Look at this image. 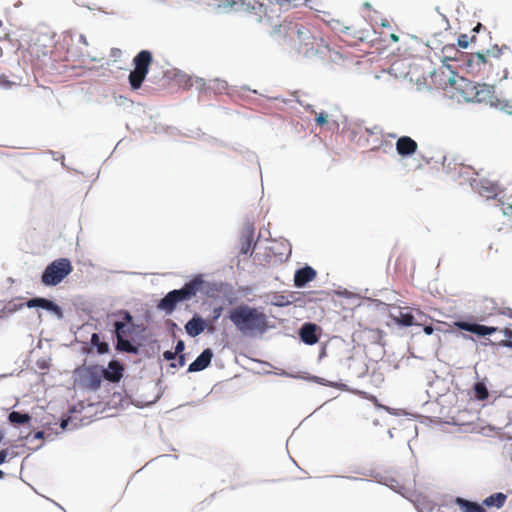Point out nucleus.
I'll use <instances>...</instances> for the list:
<instances>
[{
  "label": "nucleus",
  "instance_id": "nucleus-5",
  "mask_svg": "<svg viewBox=\"0 0 512 512\" xmlns=\"http://www.w3.org/2000/svg\"><path fill=\"white\" fill-rule=\"evenodd\" d=\"M449 327L462 331L459 333V336L465 340H473V337L463 332L475 335L478 338H483L486 336H491L499 331V328L496 326H488L477 322L476 318L471 315L457 318L456 320L452 321L451 324H449Z\"/></svg>",
  "mask_w": 512,
  "mask_h": 512
},
{
  "label": "nucleus",
  "instance_id": "nucleus-25",
  "mask_svg": "<svg viewBox=\"0 0 512 512\" xmlns=\"http://www.w3.org/2000/svg\"><path fill=\"white\" fill-rule=\"evenodd\" d=\"M507 500V495L503 492H495L487 496L483 501L482 504L484 508H496L500 509L504 506L505 502Z\"/></svg>",
  "mask_w": 512,
  "mask_h": 512
},
{
  "label": "nucleus",
  "instance_id": "nucleus-32",
  "mask_svg": "<svg viewBox=\"0 0 512 512\" xmlns=\"http://www.w3.org/2000/svg\"><path fill=\"white\" fill-rule=\"evenodd\" d=\"M453 62H457L460 68H465L467 72H472L474 68V59L472 55L461 52L458 50V55Z\"/></svg>",
  "mask_w": 512,
  "mask_h": 512
},
{
  "label": "nucleus",
  "instance_id": "nucleus-13",
  "mask_svg": "<svg viewBox=\"0 0 512 512\" xmlns=\"http://www.w3.org/2000/svg\"><path fill=\"white\" fill-rule=\"evenodd\" d=\"M389 318L399 328H408L417 325L414 315L402 307L393 305L389 308Z\"/></svg>",
  "mask_w": 512,
  "mask_h": 512
},
{
  "label": "nucleus",
  "instance_id": "nucleus-61",
  "mask_svg": "<svg viewBox=\"0 0 512 512\" xmlns=\"http://www.w3.org/2000/svg\"><path fill=\"white\" fill-rule=\"evenodd\" d=\"M505 338L508 340H512V324H509L508 326L504 327L501 331Z\"/></svg>",
  "mask_w": 512,
  "mask_h": 512
},
{
  "label": "nucleus",
  "instance_id": "nucleus-34",
  "mask_svg": "<svg viewBox=\"0 0 512 512\" xmlns=\"http://www.w3.org/2000/svg\"><path fill=\"white\" fill-rule=\"evenodd\" d=\"M441 52L444 54V56L440 58L442 64L453 62V60L456 59V55H458V49L455 44L444 45Z\"/></svg>",
  "mask_w": 512,
  "mask_h": 512
},
{
  "label": "nucleus",
  "instance_id": "nucleus-24",
  "mask_svg": "<svg viewBox=\"0 0 512 512\" xmlns=\"http://www.w3.org/2000/svg\"><path fill=\"white\" fill-rule=\"evenodd\" d=\"M175 76L179 77V83L185 88H189L195 85L196 89L199 91L206 89V82L203 78L196 77L193 79L191 76L183 73L181 70H177Z\"/></svg>",
  "mask_w": 512,
  "mask_h": 512
},
{
  "label": "nucleus",
  "instance_id": "nucleus-19",
  "mask_svg": "<svg viewBox=\"0 0 512 512\" xmlns=\"http://www.w3.org/2000/svg\"><path fill=\"white\" fill-rule=\"evenodd\" d=\"M153 62V55L150 50L143 49L139 51L133 58L134 70L149 73V68Z\"/></svg>",
  "mask_w": 512,
  "mask_h": 512
},
{
  "label": "nucleus",
  "instance_id": "nucleus-59",
  "mask_svg": "<svg viewBox=\"0 0 512 512\" xmlns=\"http://www.w3.org/2000/svg\"><path fill=\"white\" fill-rule=\"evenodd\" d=\"M422 330L427 336H430L436 331V328L432 324H424ZM439 330L440 329H437V331Z\"/></svg>",
  "mask_w": 512,
  "mask_h": 512
},
{
  "label": "nucleus",
  "instance_id": "nucleus-16",
  "mask_svg": "<svg viewBox=\"0 0 512 512\" xmlns=\"http://www.w3.org/2000/svg\"><path fill=\"white\" fill-rule=\"evenodd\" d=\"M208 322L199 313H194L184 325L186 334L191 338H196L208 329Z\"/></svg>",
  "mask_w": 512,
  "mask_h": 512
},
{
  "label": "nucleus",
  "instance_id": "nucleus-23",
  "mask_svg": "<svg viewBox=\"0 0 512 512\" xmlns=\"http://www.w3.org/2000/svg\"><path fill=\"white\" fill-rule=\"evenodd\" d=\"M179 305L176 297L171 293V290L166 293L158 302L157 309L163 311L166 315H171Z\"/></svg>",
  "mask_w": 512,
  "mask_h": 512
},
{
  "label": "nucleus",
  "instance_id": "nucleus-2",
  "mask_svg": "<svg viewBox=\"0 0 512 512\" xmlns=\"http://www.w3.org/2000/svg\"><path fill=\"white\" fill-rule=\"evenodd\" d=\"M112 327L117 353L139 355L151 336L145 325L136 322L124 323L122 319H116Z\"/></svg>",
  "mask_w": 512,
  "mask_h": 512
},
{
  "label": "nucleus",
  "instance_id": "nucleus-52",
  "mask_svg": "<svg viewBox=\"0 0 512 512\" xmlns=\"http://www.w3.org/2000/svg\"><path fill=\"white\" fill-rule=\"evenodd\" d=\"M36 366H37L40 370H47V369H49V367H50V358L40 357V358L36 361Z\"/></svg>",
  "mask_w": 512,
  "mask_h": 512
},
{
  "label": "nucleus",
  "instance_id": "nucleus-53",
  "mask_svg": "<svg viewBox=\"0 0 512 512\" xmlns=\"http://www.w3.org/2000/svg\"><path fill=\"white\" fill-rule=\"evenodd\" d=\"M474 56L477 58V65L488 63L486 51H477L474 53Z\"/></svg>",
  "mask_w": 512,
  "mask_h": 512
},
{
  "label": "nucleus",
  "instance_id": "nucleus-3",
  "mask_svg": "<svg viewBox=\"0 0 512 512\" xmlns=\"http://www.w3.org/2000/svg\"><path fill=\"white\" fill-rule=\"evenodd\" d=\"M74 381L79 386L90 392H97L105 382V366L99 363L87 365L84 360L82 365L77 366L74 371Z\"/></svg>",
  "mask_w": 512,
  "mask_h": 512
},
{
  "label": "nucleus",
  "instance_id": "nucleus-18",
  "mask_svg": "<svg viewBox=\"0 0 512 512\" xmlns=\"http://www.w3.org/2000/svg\"><path fill=\"white\" fill-rule=\"evenodd\" d=\"M396 152L402 158L414 155L418 149L417 142L410 136H401L396 141Z\"/></svg>",
  "mask_w": 512,
  "mask_h": 512
},
{
  "label": "nucleus",
  "instance_id": "nucleus-60",
  "mask_svg": "<svg viewBox=\"0 0 512 512\" xmlns=\"http://www.w3.org/2000/svg\"><path fill=\"white\" fill-rule=\"evenodd\" d=\"M9 455H10V449L0 450V465L6 463L8 461Z\"/></svg>",
  "mask_w": 512,
  "mask_h": 512
},
{
  "label": "nucleus",
  "instance_id": "nucleus-50",
  "mask_svg": "<svg viewBox=\"0 0 512 512\" xmlns=\"http://www.w3.org/2000/svg\"><path fill=\"white\" fill-rule=\"evenodd\" d=\"M325 478H343V479H347V480H350V481H358V482H369L370 480L368 479H364V478H359V477H355V476H344V475H326Z\"/></svg>",
  "mask_w": 512,
  "mask_h": 512
},
{
  "label": "nucleus",
  "instance_id": "nucleus-51",
  "mask_svg": "<svg viewBox=\"0 0 512 512\" xmlns=\"http://www.w3.org/2000/svg\"><path fill=\"white\" fill-rule=\"evenodd\" d=\"M45 438H46V433H45V431H42V430H37L35 432H31L27 436V440H29V441L41 440V439H45Z\"/></svg>",
  "mask_w": 512,
  "mask_h": 512
},
{
  "label": "nucleus",
  "instance_id": "nucleus-31",
  "mask_svg": "<svg viewBox=\"0 0 512 512\" xmlns=\"http://www.w3.org/2000/svg\"><path fill=\"white\" fill-rule=\"evenodd\" d=\"M92 330H97V326L89 322L83 323L75 332L76 341L84 344Z\"/></svg>",
  "mask_w": 512,
  "mask_h": 512
},
{
  "label": "nucleus",
  "instance_id": "nucleus-62",
  "mask_svg": "<svg viewBox=\"0 0 512 512\" xmlns=\"http://www.w3.org/2000/svg\"><path fill=\"white\" fill-rule=\"evenodd\" d=\"M337 295L349 299L352 297V292L346 288H339Z\"/></svg>",
  "mask_w": 512,
  "mask_h": 512
},
{
  "label": "nucleus",
  "instance_id": "nucleus-9",
  "mask_svg": "<svg viewBox=\"0 0 512 512\" xmlns=\"http://www.w3.org/2000/svg\"><path fill=\"white\" fill-rule=\"evenodd\" d=\"M241 248H240V254L241 255H249L251 256L253 252L256 249L257 242L255 240V227L252 222H250L248 219L245 220L243 229L241 232Z\"/></svg>",
  "mask_w": 512,
  "mask_h": 512
},
{
  "label": "nucleus",
  "instance_id": "nucleus-55",
  "mask_svg": "<svg viewBox=\"0 0 512 512\" xmlns=\"http://www.w3.org/2000/svg\"><path fill=\"white\" fill-rule=\"evenodd\" d=\"M370 476L374 479V481L380 485L384 486L385 480L387 479V476H383L380 473L377 472H370Z\"/></svg>",
  "mask_w": 512,
  "mask_h": 512
},
{
  "label": "nucleus",
  "instance_id": "nucleus-40",
  "mask_svg": "<svg viewBox=\"0 0 512 512\" xmlns=\"http://www.w3.org/2000/svg\"><path fill=\"white\" fill-rule=\"evenodd\" d=\"M226 88L227 82L218 78L212 80L208 86V89H212L216 93H222Z\"/></svg>",
  "mask_w": 512,
  "mask_h": 512
},
{
  "label": "nucleus",
  "instance_id": "nucleus-36",
  "mask_svg": "<svg viewBox=\"0 0 512 512\" xmlns=\"http://www.w3.org/2000/svg\"><path fill=\"white\" fill-rule=\"evenodd\" d=\"M456 91L463 97L465 102L474 103V91H471V86H467L466 83H462V85L456 87Z\"/></svg>",
  "mask_w": 512,
  "mask_h": 512
},
{
  "label": "nucleus",
  "instance_id": "nucleus-22",
  "mask_svg": "<svg viewBox=\"0 0 512 512\" xmlns=\"http://www.w3.org/2000/svg\"><path fill=\"white\" fill-rule=\"evenodd\" d=\"M488 378H480L477 374L476 381L472 386V391L479 401H487L490 398Z\"/></svg>",
  "mask_w": 512,
  "mask_h": 512
},
{
  "label": "nucleus",
  "instance_id": "nucleus-28",
  "mask_svg": "<svg viewBox=\"0 0 512 512\" xmlns=\"http://www.w3.org/2000/svg\"><path fill=\"white\" fill-rule=\"evenodd\" d=\"M307 33L308 32H304L301 28H299L297 30V34H298V38L304 42V45H305V51H302V47H300L298 49V52L299 53H302L303 56L305 58H312V57H316V56H320L321 58L323 57V55H320V54H323V52H320L318 49H315L314 47H307L308 46V43H306V39L309 38V36H307Z\"/></svg>",
  "mask_w": 512,
  "mask_h": 512
},
{
  "label": "nucleus",
  "instance_id": "nucleus-20",
  "mask_svg": "<svg viewBox=\"0 0 512 512\" xmlns=\"http://www.w3.org/2000/svg\"><path fill=\"white\" fill-rule=\"evenodd\" d=\"M384 486L410 501L415 493L413 488L400 484L396 478L391 476H387Z\"/></svg>",
  "mask_w": 512,
  "mask_h": 512
},
{
  "label": "nucleus",
  "instance_id": "nucleus-49",
  "mask_svg": "<svg viewBox=\"0 0 512 512\" xmlns=\"http://www.w3.org/2000/svg\"><path fill=\"white\" fill-rule=\"evenodd\" d=\"M177 360L169 364L171 368H181L186 364V354H178Z\"/></svg>",
  "mask_w": 512,
  "mask_h": 512
},
{
  "label": "nucleus",
  "instance_id": "nucleus-33",
  "mask_svg": "<svg viewBox=\"0 0 512 512\" xmlns=\"http://www.w3.org/2000/svg\"><path fill=\"white\" fill-rule=\"evenodd\" d=\"M107 318L111 321V324L116 319H122V321H124V323H132V324L135 323L132 313L126 309H119L114 312H111L107 315Z\"/></svg>",
  "mask_w": 512,
  "mask_h": 512
},
{
  "label": "nucleus",
  "instance_id": "nucleus-42",
  "mask_svg": "<svg viewBox=\"0 0 512 512\" xmlns=\"http://www.w3.org/2000/svg\"><path fill=\"white\" fill-rule=\"evenodd\" d=\"M291 303V300H289L286 296L280 294H275L273 300L271 301V304L276 307H286Z\"/></svg>",
  "mask_w": 512,
  "mask_h": 512
},
{
  "label": "nucleus",
  "instance_id": "nucleus-14",
  "mask_svg": "<svg viewBox=\"0 0 512 512\" xmlns=\"http://www.w3.org/2000/svg\"><path fill=\"white\" fill-rule=\"evenodd\" d=\"M125 376V365L122 360L113 357L105 367V381L118 385Z\"/></svg>",
  "mask_w": 512,
  "mask_h": 512
},
{
  "label": "nucleus",
  "instance_id": "nucleus-4",
  "mask_svg": "<svg viewBox=\"0 0 512 512\" xmlns=\"http://www.w3.org/2000/svg\"><path fill=\"white\" fill-rule=\"evenodd\" d=\"M73 271V265L69 258L59 257L44 268L41 272L40 282L45 287H55L60 284Z\"/></svg>",
  "mask_w": 512,
  "mask_h": 512
},
{
  "label": "nucleus",
  "instance_id": "nucleus-54",
  "mask_svg": "<svg viewBox=\"0 0 512 512\" xmlns=\"http://www.w3.org/2000/svg\"><path fill=\"white\" fill-rule=\"evenodd\" d=\"M185 342L182 339H177L176 344L174 346V353L176 354H185Z\"/></svg>",
  "mask_w": 512,
  "mask_h": 512
},
{
  "label": "nucleus",
  "instance_id": "nucleus-58",
  "mask_svg": "<svg viewBox=\"0 0 512 512\" xmlns=\"http://www.w3.org/2000/svg\"><path fill=\"white\" fill-rule=\"evenodd\" d=\"M175 355L176 353H174V351L172 350H165L162 354V357L165 361L167 362H173L175 360Z\"/></svg>",
  "mask_w": 512,
  "mask_h": 512
},
{
  "label": "nucleus",
  "instance_id": "nucleus-6",
  "mask_svg": "<svg viewBox=\"0 0 512 512\" xmlns=\"http://www.w3.org/2000/svg\"><path fill=\"white\" fill-rule=\"evenodd\" d=\"M224 6L234 11H245L256 16V21L261 22L262 16L271 19L268 6L258 0H225Z\"/></svg>",
  "mask_w": 512,
  "mask_h": 512
},
{
  "label": "nucleus",
  "instance_id": "nucleus-21",
  "mask_svg": "<svg viewBox=\"0 0 512 512\" xmlns=\"http://www.w3.org/2000/svg\"><path fill=\"white\" fill-rule=\"evenodd\" d=\"M454 504L461 512H487L482 503L460 496L455 497Z\"/></svg>",
  "mask_w": 512,
  "mask_h": 512
},
{
  "label": "nucleus",
  "instance_id": "nucleus-48",
  "mask_svg": "<svg viewBox=\"0 0 512 512\" xmlns=\"http://www.w3.org/2000/svg\"><path fill=\"white\" fill-rule=\"evenodd\" d=\"M239 152L243 155V157L247 161H249V162H254L255 161V162H257L259 164L258 157H257V155L254 152H252V151H250L248 149H241V150H239Z\"/></svg>",
  "mask_w": 512,
  "mask_h": 512
},
{
  "label": "nucleus",
  "instance_id": "nucleus-15",
  "mask_svg": "<svg viewBox=\"0 0 512 512\" xmlns=\"http://www.w3.org/2000/svg\"><path fill=\"white\" fill-rule=\"evenodd\" d=\"M214 358V351L207 347L188 365L187 373L201 372L207 369Z\"/></svg>",
  "mask_w": 512,
  "mask_h": 512
},
{
  "label": "nucleus",
  "instance_id": "nucleus-26",
  "mask_svg": "<svg viewBox=\"0 0 512 512\" xmlns=\"http://www.w3.org/2000/svg\"><path fill=\"white\" fill-rule=\"evenodd\" d=\"M8 421L12 425H27L31 427L32 415L26 411L12 410L8 414Z\"/></svg>",
  "mask_w": 512,
  "mask_h": 512
},
{
  "label": "nucleus",
  "instance_id": "nucleus-30",
  "mask_svg": "<svg viewBox=\"0 0 512 512\" xmlns=\"http://www.w3.org/2000/svg\"><path fill=\"white\" fill-rule=\"evenodd\" d=\"M148 73H143L142 71H136V70H132L130 73H129V76H128V81H129V84H130V88L133 90V91H136L138 89H140L143 85V82L146 78Z\"/></svg>",
  "mask_w": 512,
  "mask_h": 512
},
{
  "label": "nucleus",
  "instance_id": "nucleus-11",
  "mask_svg": "<svg viewBox=\"0 0 512 512\" xmlns=\"http://www.w3.org/2000/svg\"><path fill=\"white\" fill-rule=\"evenodd\" d=\"M188 282L194 297L197 293L206 297H212L218 291L216 283L204 279L201 274L192 275Z\"/></svg>",
  "mask_w": 512,
  "mask_h": 512
},
{
  "label": "nucleus",
  "instance_id": "nucleus-27",
  "mask_svg": "<svg viewBox=\"0 0 512 512\" xmlns=\"http://www.w3.org/2000/svg\"><path fill=\"white\" fill-rule=\"evenodd\" d=\"M20 298L11 300L3 304L0 308V319H6L10 314L16 313L17 311L26 307L25 302H19Z\"/></svg>",
  "mask_w": 512,
  "mask_h": 512
},
{
  "label": "nucleus",
  "instance_id": "nucleus-35",
  "mask_svg": "<svg viewBox=\"0 0 512 512\" xmlns=\"http://www.w3.org/2000/svg\"><path fill=\"white\" fill-rule=\"evenodd\" d=\"M491 107L499 109L500 111L512 116V100L495 98L491 102Z\"/></svg>",
  "mask_w": 512,
  "mask_h": 512
},
{
  "label": "nucleus",
  "instance_id": "nucleus-37",
  "mask_svg": "<svg viewBox=\"0 0 512 512\" xmlns=\"http://www.w3.org/2000/svg\"><path fill=\"white\" fill-rule=\"evenodd\" d=\"M302 379L306 380L307 382H313V383H316V384H319V385H322V386H326V387H330V385H332V381L331 380H327L323 377H320V376H317V375H313V374H310V373H305V376L304 377H301Z\"/></svg>",
  "mask_w": 512,
  "mask_h": 512
},
{
  "label": "nucleus",
  "instance_id": "nucleus-46",
  "mask_svg": "<svg viewBox=\"0 0 512 512\" xmlns=\"http://www.w3.org/2000/svg\"><path fill=\"white\" fill-rule=\"evenodd\" d=\"M114 100L117 106H125L127 104L126 108H133L134 103L130 100H128L126 97L120 95V96H114Z\"/></svg>",
  "mask_w": 512,
  "mask_h": 512
},
{
  "label": "nucleus",
  "instance_id": "nucleus-45",
  "mask_svg": "<svg viewBox=\"0 0 512 512\" xmlns=\"http://www.w3.org/2000/svg\"><path fill=\"white\" fill-rule=\"evenodd\" d=\"M372 305L379 311L381 312H388L389 313V308L392 307L393 305H389L379 299H373L372 300Z\"/></svg>",
  "mask_w": 512,
  "mask_h": 512
},
{
  "label": "nucleus",
  "instance_id": "nucleus-7",
  "mask_svg": "<svg viewBox=\"0 0 512 512\" xmlns=\"http://www.w3.org/2000/svg\"><path fill=\"white\" fill-rule=\"evenodd\" d=\"M25 305L29 309H42L53 315L57 320H63L65 318L63 307L53 298L34 296L26 300Z\"/></svg>",
  "mask_w": 512,
  "mask_h": 512
},
{
  "label": "nucleus",
  "instance_id": "nucleus-38",
  "mask_svg": "<svg viewBox=\"0 0 512 512\" xmlns=\"http://www.w3.org/2000/svg\"><path fill=\"white\" fill-rule=\"evenodd\" d=\"M476 39L477 38L475 35L469 38L467 34L461 33L457 37V44L455 46L456 48L459 47L461 49H467L469 47V44L475 42Z\"/></svg>",
  "mask_w": 512,
  "mask_h": 512
},
{
  "label": "nucleus",
  "instance_id": "nucleus-41",
  "mask_svg": "<svg viewBox=\"0 0 512 512\" xmlns=\"http://www.w3.org/2000/svg\"><path fill=\"white\" fill-rule=\"evenodd\" d=\"M329 26L334 31H339L341 33L348 34V35L351 34V28L348 26H344L339 20H335V19L331 20L329 22Z\"/></svg>",
  "mask_w": 512,
  "mask_h": 512
},
{
  "label": "nucleus",
  "instance_id": "nucleus-64",
  "mask_svg": "<svg viewBox=\"0 0 512 512\" xmlns=\"http://www.w3.org/2000/svg\"><path fill=\"white\" fill-rule=\"evenodd\" d=\"M223 308L221 306H216L212 310L213 318L217 320L222 314Z\"/></svg>",
  "mask_w": 512,
  "mask_h": 512
},
{
  "label": "nucleus",
  "instance_id": "nucleus-29",
  "mask_svg": "<svg viewBox=\"0 0 512 512\" xmlns=\"http://www.w3.org/2000/svg\"><path fill=\"white\" fill-rule=\"evenodd\" d=\"M171 293L176 297L179 304L190 301L194 298V294L188 281H186L182 287L171 290Z\"/></svg>",
  "mask_w": 512,
  "mask_h": 512
},
{
  "label": "nucleus",
  "instance_id": "nucleus-12",
  "mask_svg": "<svg viewBox=\"0 0 512 512\" xmlns=\"http://www.w3.org/2000/svg\"><path fill=\"white\" fill-rule=\"evenodd\" d=\"M321 332L322 329L319 325L312 321H307L300 326L298 336L302 343L312 346L319 342Z\"/></svg>",
  "mask_w": 512,
  "mask_h": 512
},
{
  "label": "nucleus",
  "instance_id": "nucleus-39",
  "mask_svg": "<svg viewBox=\"0 0 512 512\" xmlns=\"http://www.w3.org/2000/svg\"><path fill=\"white\" fill-rule=\"evenodd\" d=\"M385 344L383 342H374L372 343V347L370 348V352L380 360L383 358L385 354L384 349ZM375 362H378V359H375Z\"/></svg>",
  "mask_w": 512,
  "mask_h": 512
},
{
  "label": "nucleus",
  "instance_id": "nucleus-44",
  "mask_svg": "<svg viewBox=\"0 0 512 512\" xmlns=\"http://www.w3.org/2000/svg\"><path fill=\"white\" fill-rule=\"evenodd\" d=\"M329 121V115L326 111L322 110L319 113H316L315 123L319 127L325 126Z\"/></svg>",
  "mask_w": 512,
  "mask_h": 512
},
{
  "label": "nucleus",
  "instance_id": "nucleus-10",
  "mask_svg": "<svg viewBox=\"0 0 512 512\" xmlns=\"http://www.w3.org/2000/svg\"><path fill=\"white\" fill-rule=\"evenodd\" d=\"M91 350H94L99 356L110 352V345L105 339H102L100 332H91L89 340L85 341L81 348V353L89 355Z\"/></svg>",
  "mask_w": 512,
  "mask_h": 512
},
{
  "label": "nucleus",
  "instance_id": "nucleus-63",
  "mask_svg": "<svg viewBox=\"0 0 512 512\" xmlns=\"http://www.w3.org/2000/svg\"><path fill=\"white\" fill-rule=\"evenodd\" d=\"M447 84L449 86L454 87L456 89L457 86L462 85V82L460 81V77H458V79L457 78H453V77H449Z\"/></svg>",
  "mask_w": 512,
  "mask_h": 512
},
{
  "label": "nucleus",
  "instance_id": "nucleus-43",
  "mask_svg": "<svg viewBox=\"0 0 512 512\" xmlns=\"http://www.w3.org/2000/svg\"><path fill=\"white\" fill-rule=\"evenodd\" d=\"M503 49H508V46L507 45H503L501 48L495 44L493 45L491 48L485 50L486 51V54L488 56H491L493 58H496V59H499L502 55V51Z\"/></svg>",
  "mask_w": 512,
  "mask_h": 512
},
{
  "label": "nucleus",
  "instance_id": "nucleus-56",
  "mask_svg": "<svg viewBox=\"0 0 512 512\" xmlns=\"http://www.w3.org/2000/svg\"><path fill=\"white\" fill-rule=\"evenodd\" d=\"M276 4H278L280 7H284L285 5L293 4V7H297L299 5V2L301 0H275ZM281 10V8H279Z\"/></svg>",
  "mask_w": 512,
  "mask_h": 512
},
{
  "label": "nucleus",
  "instance_id": "nucleus-57",
  "mask_svg": "<svg viewBox=\"0 0 512 512\" xmlns=\"http://www.w3.org/2000/svg\"><path fill=\"white\" fill-rule=\"evenodd\" d=\"M332 388H336L341 391H350V387L347 384L342 383L341 381H332Z\"/></svg>",
  "mask_w": 512,
  "mask_h": 512
},
{
  "label": "nucleus",
  "instance_id": "nucleus-1",
  "mask_svg": "<svg viewBox=\"0 0 512 512\" xmlns=\"http://www.w3.org/2000/svg\"><path fill=\"white\" fill-rule=\"evenodd\" d=\"M227 318L244 338L262 339L264 334L276 328V325L269 320L264 307L244 302L229 308Z\"/></svg>",
  "mask_w": 512,
  "mask_h": 512
},
{
  "label": "nucleus",
  "instance_id": "nucleus-8",
  "mask_svg": "<svg viewBox=\"0 0 512 512\" xmlns=\"http://www.w3.org/2000/svg\"><path fill=\"white\" fill-rule=\"evenodd\" d=\"M460 81L462 83H466L467 86H471V91H474V93H473L474 103L489 102V105L491 106L492 100L497 98V96H495L496 88L493 85L475 84L472 81H470L467 78L462 77V76L460 77Z\"/></svg>",
  "mask_w": 512,
  "mask_h": 512
},
{
  "label": "nucleus",
  "instance_id": "nucleus-47",
  "mask_svg": "<svg viewBox=\"0 0 512 512\" xmlns=\"http://www.w3.org/2000/svg\"><path fill=\"white\" fill-rule=\"evenodd\" d=\"M71 422V417L68 414L62 415L59 420L58 424L62 432L66 431L69 427V424Z\"/></svg>",
  "mask_w": 512,
  "mask_h": 512
},
{
  "label": "nucleus",
  "instance_id": "nucleus-17",
  "mask_svg": "<svg viewBox=\"0 0 512 512\" xmlns=\"http://www.w3.org/2000/svg\"><path fill=\"white\" fill-rule=\"evenodd\" d=\"M317 276V271L310 266L305 264L304 266L297 268L294 273V287L302 289L313 281Z\"/></svg>",
  "mask_w": 512,
  "mask_h": 512
}]
</instances>
